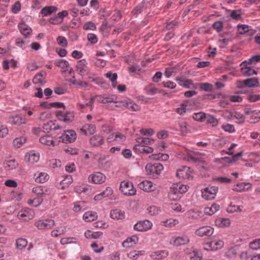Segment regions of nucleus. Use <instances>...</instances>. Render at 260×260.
Wrapping results in <instances>:
<instances>
[{
    "label": "nucleus",
    "instance_id": "f257e3e1",
    "mask_svg": "<svg viewBox=\"0 0 260 260\" xmlns=\"http://www.w3.org/2000/svg\"><path fill=\"white\" fill-rule=\"evenodd\" d=\"M164 167L160 163L148 164L145 167V170L148 175L153 177H157L163 170Z\"/></svg>",
    "mask_w": 260,
    "mask_h": 260
},
{
    "label": "nucleus",
    "instance_id": "f03ea898",
    "mask_svg": "<svg viewBox=\"0 0 260 260\" xmlns=\"http://www.w3.org/2000/svg\"><path fill=\"white\" fill-rule=\"evenodd\" d=\"M218 191V187L215 186L207 187L202 189V197L206 200H213Z\"/></svg>",
    "mask_w": 260,
    "mask_h": 260
},
{
    "label": "nucleus",
    "instance_id": "7ed1b4c3",
    "mask_svg": "<svg viewBox=\"0 0 260 260\" xmlns=\"http://www.w3.org/2000/svg\"><path fill=\"white\" fill-rule=\"evenodd\" d=\"M190 241L189 237L185 234L180 236L172 237L170 240V244L175 246H181L187 245Z\"/></svg>",
    "mask_w": 260,
    "mask_h": 260
},
{
    "label": "nucleus",
    "instance_id": "20e7f679",
    "mask_svg": "<svg viewBox=\"0 0 260 260\" xmlns=\"http://www.w3.org/2000/svg\"><path fill=\"white\" fill-rule=\"evenodd\" d=\"M87 64V62L85 59L78 60L76 64V71L78 74L82 76L88 75L90 72V69Z\"/></svg>",
    "mask_w": 260,
    "mask_h": 260
},
{
    "label": "nucleus",
    "instance_id": "39448f33",
    "mask_svg": "<svg viewBox=\"0 0 260 260\" xmlns=\"http://www.w3.org/2000/svg\"><path fill=\"white\" fill-rule=\"evenodd\" d=\"M120 189L125 195L132 196L136 193L133 184L128 181H122L120 185Z\"/></svg>",
    "mask_w": 260,
    "mask_h": 260
},
{
    "label": "nucleus",
    "instance_id": "423d86ee",
    "mask_svg": "<svg viewBox=\"0 0 260 260\" xmlns=\"http://www.w3.org/2000/svg\"><path fill=\"white\" fill-rule=\"evenodd\" d=\"M224 242L221 240H213L204 244V249L207 251H215L221 249Z\"/></svg>",
    "mask_w": 260,
    "mask_h": 260
},
{
    "label": "nucleus",
    "instance_id": "0eeeda50",
    "mask_svg": "<svg viewBox=\"0 0 260 260\" xmlns=\"http://www.w3.org/2000/svg\"><path fill=\"white\" fill-rule=\"evenodd\" d=\"M77 138L76 132L73 130H68L59 137V141L64 143L74 142Z\"/></svg>",
    "mask_w": 260,
    "mask_h": 260
},
{
    "label": "nucleus",
    "instance_id": "6e6552de",
    "mask_svg": "<svg viewBox=\"0 0 260 260\" xmlns=\"http://www.w3.org/2000/svg\"><path fill=\"white\" fill-rule=\"evenodd\" d=\"M35 226L39 230H48L53 227L55 222L52 219H40L35 223Z\"/></svg>",
    "mask_w": 260,
    "mask_h": 260
},
{
    "label": "nucleus",
    "instance_id": "1a4fd4ad",
    "mask_svg": "<svg viewBox=\"0 0 260 260\" xmlns=\"http://www.w3.org/2000/svg\"><path fill=\"white\" fill-rule=\"evenodd\" d=\"M56 115L58 120L66 123L71 122L74 119V113L70 111L63 112L61 111H57L56 112Z\"/></svg>",
    "mask_w": 260,
    "mask_h": 260
},
{
    "label": "nucleus",
    "instance_id": "9d476101",
    "mask_svg": "<svg viewBox=\"0 0 260 260\" xmlns=\"http://www.w3.org/2000/svg\"><path fill=\"white\" fill-rule=\"evenodd\" d=\"M193 173L189 167L183 166L179 169L176 173V176L181 179H189L192 178Z\"/></svg>",
    "mask_w": 260,
    "mask_h": 260
},
{
    "label": "nucleus",
    "instance_id": "9b49d317",
    "mask_svg": "<svg viewBox=\"0 0 260 260\" xmlns=\"http://www.w3.org/2000/svg\"><path fill=\"white\" fill-rule=\"evenodd\" d=\"M214 233V229L210 226L200 227L195 231V234L199 237L211 236Z\"/></svg>",
    "mask_w": 260,
    "mask_h": 260
},
{
    "label": "nucleus",
    "instance_id": "f8f14e48",
    "mask_svg": "<svg viewBox=\"0 0 260 260\" xmlns=\"http://www.w3.org/2000/svg\"><path fill=\"white\" fill-rule=\"evenodd\" d=\"M152 226V223L148 220L140 221L136 223L134 226V230L138 231H146L150 230Z\"/></svg>",
    "mask_w": 260,
    "mask_h": 260
},
{
    "label": "nucleus",
    "instance_id": "ddd939ff",
    "mask_svg": "<svg viewBox=\"0 0 260 260\" xmlns=\"http://www.w3.org/2000/svg\"><path fill=\"white\" fill-rule=\"evenodd\" d=\"M105 180V175L101 172H95L88 177V181L94 184H102Z\"/></svg>",
    "mask_w": 260,
    "mask_h": 260
},
{
    "label": "nucleus",
    "instance_id": "4468645a",
    "mask_svg": "<svg viewBox=\"0 0 260 260\" xmlns=\"http://www.w3.org/2000/svg\"><path fill=\"white\" fill-rule=\"evenodd\" d=\"M18 218L23 221H27L34 217V211L29 208H24L18 213Z\"/></svg>",
    "mask_w": 260,
    "mask_h": 260
},
{
    "label": "nucleus",
    "instance_id": "2eb2a0df",
    "mask_svg": "<svg viewBox=\"0 0 260 260\" xmlns=\"http://www.w3.org/2000/svg\"><path fill=\"white\" fill-rule=\"evenodd\" d=\"M89 143L93 147H98L104 143V139L101 135L96 134L90 139Z\"/></svg>",
    "mask_w": 260,
    "mask_h": 260
},
{
    "label": "nucleus",
    "instance_id": "dca6fc26",
    "mask_svg": "<svg viewBox=\"0 0 260 260\" xmlns=\"http://www.w3.org/2000/svg\"><path fill=\"white\" fill-rule=\"evenodd\" d=\"M134 149L140 153H151L153 152V149L144 145L137 144L134 146Z\"/></svg>",
    "mask_w": 260,
    "mask_h": 260
},
{
    "label": "nucleus",
    "instance_id": "f3484780",
    "mask_svg": "<svg viewBox=\"0 0 260 260\" xmlns=\"http://www.w3.org/2000/svg\"><path fill=\"white\" fill-rule=\"evenodd\" d=\"M138 187L141 190L145 191H151L154 190L153 183L151 181L145 180L138 184Z\"/></svg>",
    "mask_w": 260,
    "mask_h": 260
},
{
    "label": "nucleus",
    "instance_id": "a211bd4d",
    "mask_svg": "<svg viewBox=\"0 0 260 260\" xmlns=\"http://www.w3.org/2000/svg\"><path fill=\"white\" fill-rule=\"evenodd\" d=\"M240 66H243V67L241 68V72L244 76H250L253 75H257V71L253 69L251 67L247 66L246 64H242L241 63Z\"/></svg>",
    "mask_w": 260,
    "mask_h": 260
},
{
    "label": "nucleus",
    "instance_id": "6ab92c4d",
    "mask_svg": "<svg viewBox=\"0 0 260 260\" xmlns=\"http://www.w3.org/2000/svg\"><path fill=\"white\" fill-rule=\"evenodd\" d=\"M251 188V184L249 183H239L234 186L233 189L238 192H242L248 190Z\"/></svg>",
    "mask_w": 260,
    "mask_h": 260
},
{
    "label": "nucleus",
    "instance_id": "aec40b11",
    "mask_svg": "<svg viewBox=\"0 0 260 260\" xmlns=\"http://www.w3.org/2000/svg\"><path fill=\"white\" fill-rule=\"evenodd\" d=\"M113 193V190L110 187H107L103 192L100 193L96 194L94 199L95 201H100L102 199L109 197L112 195Z\"/></svg>",
    "mask_w": 260,
    "mask_h": 260
},
{
    "label": "nucleus",
    "instance_id": "412c9836",
    "mask_svg": "<svg viewBox=\"0 0 260 260\" xmlns=\"http://www.w3.org/2000/svg\"><path fill=\"white\" fill-rule=\"evenodd\" d=\"M110 217L114 219H123L125 217V213L119 209L112 210L110 212Z\"/></svg>",
    "mask_w": 260,
    "mask_h": 260
},
{
    "label": "nucleus",
    "instance_id": "4be33fe9",
    "mask_svg": "<svg viewBox=\"0 0 260 260\" xmlns=\"http://www.w3.org/2000/svg\"><path fill=\"white\" fill-rule=\"evenodd\" d=\"M18 28L21 33L27 38L31 32V29L25 23H20L18 25Z\"/></svg>",
    "mask_w": 260,
    "mask_h": 260
},
{
    "label": "nucleus",
    "instance_id": "5701e85b",
    "mask_svg": "<svg viewBox=\"0 0 260 260\" xmlns=\"http://www.w3.org/2000/svg\"><path fill=\"white\" fill-rule=\"evenodd\" d=\"M181 193L177 188L176 185H174L170 188L169 192V197L171 200H176L180 198Z\"/></svg>",
    "mask_w": 260,
    "mask_h": 260
},
{
    "label": "nucleus",
    "instance_id": "b1692460",
    "mask_svg": "<svg viewBox=\"0 0 260 260\" xmlns=\"http://www.w3.org/2000/svg\"><path fill=\"white\" fill-rule=\"evenodd\" d=\"M55 64L56 66H58L62 69V72H65L69 70V63L68 61L65 59H56L55 61Z\"/></svg>",
    "mask_w": 260,
    "mask_h": 260
},
{
    "label": "nucleus",
    "instance_id": "393cba45",
    "mask_svg": "<svg viewBox=\"0 0 260 260\" xmlns=\"http://www.w3.org/2000/svg\"><path fill=\"white\" fill-rule=\"evenodd\" d=\"M9 121L11 124L17 125L26 123V119L19 115H16L10 118Z\"/></svg>",
    "mask_w": 260,
    "mask_h": 260
},
{
    "label": "nucleus",
    "instance_id": "a878e982",
    "mask_svg": "<svg viewBox=\"0 0 260 260\" xmlns=\"http://www.w3.org/2000/svg\"><path fill=\"white\" fill-rule=\"evenodd\" d=\"M138 237L136 236H134L132 237L127 238L123 243L122 246L124 247H130L133 246L138 241Z\"/></svg>",
    "mask_w": 260,
    "mask_h": 260
},
{
    "label": "nucleus",
    "instance_id": "bb28decb",
    "mask_svg": "<svg viewBox=\"0 0 260 260\" xmlns=\"http://www.w3.org/2000/svg\"><path fill=\"white\" fill-rule=\"evenodd\" d=\"M246 87L249 88L257 87L259 86V83L257 78H248L245 80Z\"/></svg>",
    "mask_w": 260,
    "mask_h": 260
},
{
    "label": "nucleus",
    "instance_id": "cd10ccee",
    "mask_svg": "<svg viewBox=\"0 0 260 260\" xmlns=\"http://www.w3.org/2000/svg\"><path fill=\"white\" fill-rule=\"evenodd\" d=\"M97 214L93 211H88L84 213L83 216L84 220L86 222H91L97 218Z\"/></svg>",
    "mask_w": 260,
    "mask_h": 260
},
{
    "label": "nucleus",
    "instance_id": "c85d7f7f",
    "mask_svg": "<svg viewBox=\"0 0 260 260\" xmlns=\"http://www.w3.org/2000/svg\"><path fill=\"white\" fill-rule=\"evenodd\" d=\"M40 142L44 145H46L48 146H53L55 145V142L51 136H42L40 138Z\"/></svg>",
    "mask_w": 260,
    "mask_h": 260
},
{
    "label": "nucleus",
    "instance_id": "c756f323",
    "mask_svg": "<svg viewBox=\"0 0 260 260\" xmlns=\"http://www.w3.org/2000/svg\"><path fill=\"white\" fill-rule=\"evenodd\" d=\"M220 206L217 204H213L210 207L205 208V213L207 215H212L219 210Z\"/></svg>",
    "mask_w": 260,
    "mask_h": 260
},
{
    "label": "nucleus",
    "instance_id": "7c9ffc66",
    "mask_svg": "<svg viewBox=\"0 0 260 260\" xmlns=\"http://www.w3.org/2000/svg\"><path fill=\"white\" fill-rule=\"evenodd\" d=\"M28 242L26 239L20 238L16 240V247L18 250H22L27 245Z\"/></svg>",
    "mask_w": 260,
    "mask_h": 260
},
{
    "label": "nucleus",
    "instance_id": "2f4dec72",
    "mask_svg": "<svg viewBox=\"0 0 260 260\" xmlns=\"http://www.w3.org/2000/svg\"><path fill=\"white\" fill-rule=\"evenodd\" d=\"M217 226L221 228L229 226L231 224V221L229 218H219L215 220Z\"/></svg>",
    "mask_w": 260,
    "mask_h": 260
},
{
    "label": "nucleus",
    "instance_id": "473e14b6",
    "mask_svg": "<svg viewBox=\"0 0 260 260\" xmlns=\"http://www.w3.org/2000/svg\"><path fill=\"white\" fill-rule=\"evenodd\" d=\"M145 90L148 95H153L159 92V90L154 85L150 84L145 88Z\"/></svg>",
    "mask_w": 260,
    "mask_h": 260
},
{
    "label": "nucleus",
    "instance_id": "72a5a7b5",
    "mask_svg": "<svg viewBox=\"0 0 260 260\" xmlns=\"http://www.w3.org/2000/svg\"><path fill=\"white\" fill-rule=\"evenodd\" d=\"M96 100L98 102L103 104L115 102L114 99L112 97L104 95H98Z\"/></svg>",
    "mask_w": 260,
    "mask_h": 260
},
{
    "label": "nucleus",
    "instance_id": "f704fd0d",
    "mask_svg": "<svg viewBox=\"0 0 260 260\" xmlns=\"http://www.w3.org/2000/svg\"><path fill=\"white\" fill-rule=\"evenodd\" d=\"M168 255V252L166 250H159L152 253L151 256L155 259H160Z\"/></svg>",
    "mask_w": 260,
    "mask_h": 260
},
{
    "label": "nucleus",
    "instance_id": "c9c22d12",
    "mask_svg": "<svg viewBox=\"0 0 260 260\" xmlns=\"http://www.w3.org/2000/svg\"><path fill=\"white\" fill-rule=\"evenodd\" d=\"M178 125L182 135H186L188 132V125L185 121L182 120H180Z\"/></svg>",
    "mask_w": 260,
    "mask_h": 260
},
{
    "label": "nucleus",
    "instance_id": "e433bc0d",
    "mask_svg": "<svg viewBox=\"0 0 260 260\" xmlns=\"http://www.w3.org/2000/svg\"><path fill=\"white\" fill-rule=\"evenodd\" d=\"M57 8L54 6H46L41 10V14L44 16H48L51 14L52 12H55Z\"/></svg>",
    "mask_w": 260,
    "mask_h": 260
},
{
    "label": "nucleus",
    "instance_id": "4c0bfd02",
    "mask_svg": "<svg viewBox=\"0 0 260 260\" xmlns=\"http://www.w3.org/2000/svg\"><path fill=\"white\" fill-rule=\"evenodd\" d=\"M126 108L134 112L138 111L140 109V106L130 99H127V105Z\"/></svg>",
    "mask_w": 260,
    "mask_h": 260
},
{
    "label": "nucleus",
    "instance_id": "58836bf2",
    "mask_svg": "<svg viewBox=\"0 0 260 260\" xmlns=\"http://www.w3.org/2000/svg\"><path fill=\"white\" fill-rule=\"evenodd\" d=\"M73 182L72 176L67 175L63 180L60 182L61 189H63L66 187H68Z\"/></svg>",
    "mask_w": 260,
    "mask_h": 260
},
{
    "label": "nucleus",
    "instance_id": "ea45409f",
    "mask_svg": "<svg viewBox=\"0 0 260 260\" xmlns=\"http://www.w3.org/2000/svg\"><path fill=\"white\" fill-rule=\"evenodd\" d=\"M95 126L94 124H86L84 125L83 128H82L81 130L86 135L87 132L90 134L94 133L95 131Z\"/></svg>",
    "mask_w": 260,
    "mask_h": 260
},
{
    "label": "nucleus",
    "instance_id": "a19ab883",
    "mask_svg": "<svg viewBox=\"0 0 260 260\" xmlns=\"http://www.w3.org/2000/svg\"><path fill=\"white\" fill-rule=\"evenodd\" d=\"M43 199L41 197H37L33 199H30L27 201L28 204L33 207H38L43 202Z\"/></svg>",
    "mask_w": 260,
    "mask_h": 260
},
{
    "label": "nucleus",
    "instance_id": "79ce46f5",
    "mask_svg": "<svg viewBox=\"0 0 260 260\" xmlns=\"http://www.w3.org/2000/svg\"><path fill=\"white\" fill-rule=\"evenodd\" d=\"M49 179V176L44 172L40 173L36 178V181L38 183H44Z\"/></svg>",
    "mask_w": 260,
    "mask_h": 260
},
{
    "label": "nucleus",
    "instance_id": "37998d69",
    "mask_svg": "<svg viewBox=\"0 0 260 260\" xmlns=\"http://www.w3.org/2000/svg\"><path fill=\"white\" fill-rule=\"evenodd\" d=\"M176 81L178 82L179 85L181 86L189 88L190 85H192V83L190 80H184L181 78L176 77Z\"/></svg>",
    "mask_w": 260,
    "mask_h": 260
},
{
    "label": "nucleus",
    "instance_id": "c03bdc74",
    "mask_svg": "<svg viewBox=\"0 0 260 260\" xmlns=\"http://www.w3.org/2000/svg\"><path fill=\"white\" fill-rule=\"evenodd\" d=\"M25 157L27 158L28 161L31 163L37 162L39 159V155L33 152L29 153L28 157L27 155H26Z\"/></svg>",
    "mask_w": 260,
    "mask_h": 260
},
{
    "label": "nucleus",
    "instance_id": "a18cd8bd",
    "mask_svg": "<svg viewBox=\"0 0 260 260\" xmlns=\"http://www.w3.org/2000/svg\"><path fill=\"white\" fill-rule=\"evenodd\" d=\"M233 118H235L238 120L237 122V123L238 124H241L244 123L245 117L243 115L240 113L234 111Z\"/></svg>",
    "mask_w": 260,
    "mask_h": 260
},
{
    "label": "nucleus",
    "instance_id": "49530a36",
    "mask_svg": "<svg viewBox=\"0 0 260 260\" xmlns=\"http://www.w3.org/2000/svg\"><path fill=\"white\" fill-rule=\"evenodd\" d=\"M106 76L107 78H109L111 81V82H112L113 86L115 87V85L117 83V82H116V79L117 78V74L108 72L106 74Z\"/></svg>",
    "mask_w": 260,
    "mask_h": 260
},
{
    "label": "nucleus",
    "instance_id": "de8ad7c7",
    "mask_svg": "<svg viewBox=\"0 0 260 260\" xmlns=\"http://www.w3.org/2000/svg\"><path fill=\"white\" fill-rule=\"evenodd\" d=\"M144 251H134L131 252L128 254V256L133 259H137L140 255H142L144 254Z\"/></svg>",
    "mask_w": 260,
    "mask_h": 260
},
{
    "label": "nucleus",
    "instance_id": "09e8293b",
    "mask_svg": "<svg viewBox=\"0 0 260 260\" xmlns=\"http://www.w3.org/2000/svg\"><path fill=\"white\" fill-rule=\"evenodd\" d=\"M190 258L191 260H201L202 254L199 251H193L190 254Z\"/></svg>",
    "mask_w": 260,
    "mask_h": 260
},
{
    "label": "nucleus",
    "instance_id": "8fccbe9b",
    "mask_svg": "<svg viewBox=\"0 0 260 260\" xmlns=\"http://www.w3.org/2000/svg\"><path fill=\"white\" fill-rule=\"evenodd\" d=\"M162 225L167 226H173L178 223V221L174 219H168L166 220L161 221Z\"/></svg>",
    "mask_w": 260,
    "mask_h": 260
},
{
    "label": "nucleus",
    "instance_id": "3c124183",
    "mask_svg": "<svg viewBox=\"0 0 260 260\" xmlns=\"http://www.w3.org/2000/svg\"><path fill=\"white\" fill-rule=\"evenodd\" d=\"M238 31L240 34L243 35L248 32L249 26L246 24H238Z\"/></svg>",
    "mask_w": 260,
    "mask_h": 260
},
{
    "label": "nucleus",
    "instance_id": "603ef678",
    "mask_svg": "<svg viewBox=\"0 0 260 260\" xmlns=\"http://www.w3.org/2000/svg\"><path fill=\"white\" fill-rule=\"evenodd\" d=\"M192 118L194 120L199 121H203L206 118L205 114L203 112L194 113Z\"/></svg>",
    "mask_w": 260,
    "mask_h": 260
},
{
    "label": "nucleus",
    "instance_id": "864d4df0",
    "mask_svg": "<svg viewBox=\"0 0 260 260\" xmlns=\"http://www.w3.org/2000/svg\"><path fill=\"white\" fill-rule=\"evenodd\" d=\"M257 62H260V55L253 56L250 58L248 61H243L242 64H246V65H248Z\"/></svg>",
    "mask_w": 260,
    "mask_h": 260
},
{
    "label": "nucleus",
    "instance_id": "5fc2aeb1",
    "mask_svg": "<svg viewBox=\"0 0 260 260\" xmlns=\"http://www.w3.org/2000/svg\"><path fill=\"white\" fill-rule=\"evenodd\" d=\"M26 141L25 138H17L13 140V144L17 148L20 147Z\"/></svg>",
    "mask_w": 260,
    "mask_h": 260
},
{
    "label": "nucleus",
    "instance_id": "6e6d98bb",
    "mask_svg": "<svg viewBox=\"0 0 260 260\" xmlns=\"http://www.w3.org/2000/svg\"><path fill=\"white\" fill-rule=\"evenodd\" d=\"M207 123L211 124L213 127H214L217 125L218 121L215 116L209 115L207 117Z\"/></svg>",
    "mask_w": 260,
    "mask_h": 260
},
{
    "label": "nucleus",
    "instance_id": "4d7b16f0",
    "mask_svg": "<svg viewBox=\"0 0 260 260\" xmlns=\"http://www.w3.org/2000/svg\"><path fill=\"white\" fill-rule=\"evenodd\" d=\"M249 247L253 250L260 249V239H257L249 243Z\"/></svg>",
    "mask_w": 260,
    "mask_h": 260
},
{
    "label": "nucleus",
    "instance_id": "13d9d810",
    "mask_svg": "<svg viewBox=\"0 0 260 260\" xmlns=\"http://www.w3.org/2000/svg\"><path fill=\"white\" fill-rule=\"evenodd\" d=\"M58 44L63 47H67L68 45V41L67 39L62 36H59L56 39Z\"/></svg>",
    "mask_w": 260,
    "mask_h": 260
},
{
    "label": "nucleus",
    "instance_id": "bf43d9fd",
    "mask_svg": "<svg viewBox=\"0 0 260 260\" xmlns=\"http://www.w3.org/2000/svg\"><path fill=\"white\" fill-rule=\"evenodd\" d=\"M259 113H252L250 115L249 121L251 123H255L258 122L260 120V116L258 115Z\"/></svg>",
    "mask_w": 260,
    "mask_h": 260
},
{
    "label": "nucleus",
    "instance_id": "052dcab7",
    "mask_svg": "<svg viewBox=\"0 0 260 260\" xmlns=\"http://www.w3.org/2000/svg\"><path fill=\"white\" fill-rule=\"evenodd\" d=\"M68 82L72 83L73 85H79L80 86L86 87L87 86V84L85 82L78 81L75 80V79H69L67 80Z\"/></svg>",
    "mask_w": 260,
    "mask_h": 260
},
{
    "label": "nucleus",
    "instance_id": "680f3d73",
    "mask_svg": "<svg viewBox=\"0 0 260 260\" xmlns=\"http://www.w3.org/2000/svg\"><path fill=\"white\" fill-rule=\"evenodd\" d=\"M222 129L225 132H229L230 133H234L235 131V127L233 125L231 124H225L221 126Z\"/></svg>",
    "mask_w": 260,
    "mask_h": 260
},
{
    "label": "nucleus",
    "instance_id": "e2e57ef3",
    "mask_svg": "<svg viewBox=\"0 0 260 260\" xmlns=\"http://www.w3.org/2000/svg\"><path fill=\"white\" fill-rule=\"evenodd\" d=\"M148 213L151 216L158 214L159 210L156 206H151L147 208Z\"/></svg>",
    "mask_w": 260,
    "mask_h": 260
},
{
    "label": "nucleus",
    "instance_id": "0e129e2a",
    "mask_svg": "<svg viewBox=\"0 0 260 260\" xmlns=\"http://www.w3.org/2000/svg\"><path fill=\"white\" fill-rule=\"evenodd\" d=\"M234 113V111L226 110L223 112L222 116L226 119L232 120L233 119Z\"/></svg>",
    "mask_w": 260,
    "mask_h": 260
},
{
    "label": "nucleus",
    "instance_id": "69168bd1",
    "mask_svg": "<svg viewBox=\"0 0 260 260\" xmlns=\"http://www.w3.org/2000/svg\"><path fill=\"white\" fill-rule=\"evenodd\" d=\"M231 17L235 20H240L241 18V12L240 10H233L230 14Z\"/></svg>",
    "mask_w": 260,
    "mask_h": 260
},
{
    "label": "nucleus",
    "instance_id": "338daca9",
    "mask_svg": "<svg viewBox=\"0 0 260 260\" xmlns=\"http://www.w3.org/2000/svg\"><path fill=\"white\" fill-rule=\"evenodd\" d=\"M187 104L182 103L180 107L176 109V112L180 115H183L186 112Z\"/></svg>",
    "mask_w": 260,
    "mask_h": 260
},
{
    "label": "nucleus",
    "instance_id": "774afa93",
    "mask_svg": "<svg viewBox=\"0 0 260 260\" xmlns=\"http://www.w3.org/2000/svg\"><path fill=\"white\" fill-rule=\"evenodd\" d=\"M177 69L174 67L167 68L165 70V75L167 78L170 77L173 74L175 73Z\"/></svg>",
    "mask_w": 260,
    "mask_h": 260
}]
</instances>
